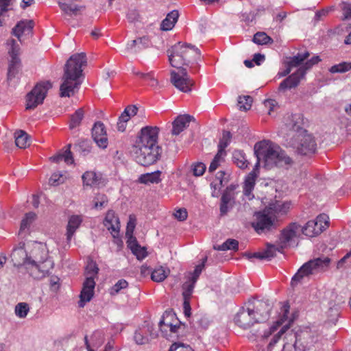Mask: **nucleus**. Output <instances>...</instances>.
<instances>
[{"mask_svg":"<svg viewBox=\"0 0 351 351\" xmlns=\"http://www.w3.org/2000/svg\"><path fill=\"white\" fill-rule=\"evenodd\" d=\"M272 308V305L267 301H258L254 309L256 322H263L267 320L269 317V313Z\"/></svg>","mask_w":351,"mask_h":351,"instance_id":"nucleus-17","label":"nucleus"},{"mask_svg":"<svg viewBox=\"0 0 351 351\" xmlns=\"http://www.w3.org/2000/svg\"><path fill=\"white\" fill-rule=\"evenodd\" d=\"M70 147L71 145H69L67 149L65 150L64 153L53 156L50 158V160L54 162H59L64 160L67 164H72L73 162V159L71 152L70 151Z\"/></svg>","mask_w":351,"mask_h":351,"instance_id":"nucleus-36","label":"nucleus"},{"mask_svg":"<svg viewBox=\"0 0 351 351\" xmlns=\"http://www.w3.org/2000/svg\"><path fill=\"white\" fill-rule=\"evenodd\" d=\"M330 305L328 316L330 317L331 322H335L339 316V308L336 304H330Z\"/></svg>","mask_w":351,"mask_h":351,"instance_id":"nucleus-64","label":"nucleus"},{"mask_svg":"<svg viewBox=\"0 0 351 351\" xmlns=\"http://www.w3.org/2000/svg\"><path fill=\"white\" fill-rule=\"evenodd\" d=\"M11 258L15 267L24 265L26 269H29L28 254L24 249V244L13 250Z\"/></svg>","mask_w":351,"mask_h":351,"instance_id":"nucleus-18","label":"nucleus"},{"mask_svg":"<svg viewBox=\"0 0 351 351\" xmlns=\"http://www.w3.org/2000/svg\"><path fill=\"white\" fill-rule=\"evenodd\" d=\"M84 117V110L82 108H78L73 114L71 115L69 128L73 130L81 124Z\"/></svg>","mask_w":351,"mask_h":351,"instance_id":"nucleus-35","label":"nucleus"},{"mask_svg":"<svg viewBox=\"0 0 351 351\" xmlns=\"http://www.w3.org/2000/svg\"><path fill=\"white\" fill-rule=\"evenodd\" d=\"M283 245L280 247H276L275 245L268 244L267 249L263 252H258L255 253L245 254V256L248 259L256 258L260 260H271L276 254V252H282Z\"/></svg>","mask_w":351,"mask_h":351,"instance_id":"nucleus-21","label":"nucleus"},{"mask_svg":"<svg viewBox=\"0 0 351 351\" xmlns=\"http://www.w3.org/2000/svg\"><path fill=\"white\" fill-rule=\"evenodd\" d=\"M29 269H34L30 275L34 278L45 276L49 271L53 267V262L48 257L46 246L35 243L28 254Z\"/></svg>","mask_w":351,"mask_h":351,"instance_id":"nucleus-6","label":"nucleus"},{"mask_svg":"<svg viewBox=\"0 0 351 351\" xmlns=\"http://www.w3.org/2000/svg\"><path fill=\"white\" fill-rule=\"evenodd\" d=\"M152 45L148 36H143L128 42L125 48V52L136 53L149 47Z\"/></svg>","mask_w":351,"mask_h":351,"instance_id":"nucleus-16","label":"nucleus"},{"mask_svg":"<svg viewBox=\"0 0 351 351\" xmlns=\"http://www.w3.org/2000/svg\"><path fill=\"white\" fill-rule=\"evenodd\" d=\"M134 339L137 344L143 345L149 341V338L146 333L144 326L139 330H136Z\"/></svg>","mask_w":351,"mask_h":351,"instance_id":"nucleus-41","label":"nucleus"},{"mask_svg":"<svg viewBox=\"0 0 351 351\" xmlns=\"http://www.w3.org/2000/svg\"><path fill=\"white\" fill-rule=\"evenodd\" d=\"M29 311V305L25 302H20L15 306V314L19 318H25Z\"/></svg>","mask_w":351,"mask_h":351,"instance_id":"nucleus-48","label":"nucleus"},{"mask_svg":"<svg viewBox=\"0 0 351 351\" xmlns=\"http://www.w3.org/2000/svg\"><path fill=\"white\" fill-rule=\"evenodd\" d=\"M302 233L306 236L313 237L322 232V228H319L317 223L314 220L308 221L302 229Z\"/></svg>","mask_w":351,"mask_h":351,"instance_id":"nucleus-33","label":"nucleus"},{"mask_svg":"<svg viewBox=\"0 0 351 351\" xmlns=\"http://www.w3.org/2000/svg\"><path fill=\"white\" fill-rule=\"evenodd\" d=\"M9 45H11V49L8 51L10 60L8 69L7 80L8 81H11L19 73L21 67V60L19 57L20 47L14 39L10 40Z\"/></svg>","mask_w":351,"mask_h":351,"instance_id":"nucleus-11","label":"nucleus"},{"mask_svg":"<svg viewBox=\"0 0 351 351\" xmlns=\"http://www.w3.org/2000/svg\"><path fill=\"white\" fill-rule=\"evenodd\" d=\"M138 108L136 106H128L119 117L117 122V130L120 132H124L126 128V123L131 117L136 114Z\"/></svg>","mask_w":351,"mask_h":351,"instance_id":"nucleus-24","label":"nucleus"},{"mask_svg":"<svg viewBox=\"0 0 351 351\" xmlns=\"http://www.w3.org/2000/svg\"><path fill=\"white\" fill-rule=\"evenodd\" d=\"M131 251H132V254L139 261L144 259L148 255L146 248L144 247H141L140 245H138L137 247L132 249V250H131Z\"/></svg>","mask_w":351,"mask_h":351,"instance_id":"nucleus-57","label":"nucleus"},{"mask_svg":"<svg viewBox=\"0 0 351 351\" xmlns=\"http://www.w3.org/2000/svg\"><path fill=\"white\" fill-rule=\"evenodd\" d=\"M235 189V185L231 184L228 186L221 195V202L231 204V202L234 199V191Z\"/></svg>","mask_w":351,"mask_h":351,"instance_id":"nucleus-43","label":"nucleus"},{"mask_svg":"<svg viewBox=\"0 0 351 351\" xmlns=\"http://www.w3.org/2000/svg\"><path fill=\"white\" fill-rule=\"evenodd\" d=\"M128 285L126 280L121 279L119 280L112 288L110 293L114 295L118 293L121 289H125Z\"/></svg>","mask_w":351,"mask_h":351,"instance_id":"nucleus-61","label":"nucleus"},{"mask_svg":"<svg viewBox=\"0 0 351 351\" xmlns=\"http://www.w3.org/2000/svg\"><path fill=\"white\" fill-rule=\"evenodd\" d=\"M14 138L16 145L21 149H25L30 145V136L23 130L16 131Z\"/></svg>","mask_w":351,"mask_h":351,"instance_id":"nucleus-32","label":"nucleus"},{"mask_svg":"<svg viewBox=\"0 0 351 351\" xmlns=\"http://www.w3.org/2000/svg\"><path fill=\"white\" fill-rule=\"evenodd\" d=\"M310 53L308 51H306L304 53H298L296 56H293L291 60L289 62V66L295 67L300 65L304 60L307 59Z\"/></svg>","mask_w":351,"mask_h":351,"instance_id":"nucleus-47","label":"nucleus"},{"mask_svg":"<svg viewBox=\"0 0 351 351\" xmlns=\"http://www.w3.org/2000/svg\"><path fill=\"white\" fill-rule=\"evenodd\" d=\"M300 229V226L297 223H290L286 228H285L281 233L280 238V242L276 247H280L283 245V249L287 246V243L291 241L294 237H297V234Z\"/></svg>","mask_w":351,"mask_h":351,"instance_id":"nucleus-19","label":"nucleus"},{"mask_svg":"<svg viewBox=\"0 0 351 351\" xmlns=\"http://www.w3.org/2000/svg\"><path fill=\"white\" fill-rule=\"evenodd\" d=\"M159 130L156 126H145L137 136L131 153L142 166H149L160 158L162 148L158 145Z\"/></svg>","mask_w":351,"mask_h":351,"instance_id":"nucleus-3","label":"nucleus"},{"mask_svg":"<svg viewBox=\"0 0 351 351\" xmlns=\"http://www.w3.org/2000/svg\"><path fill=\"white\" fill-rule=\"evenodd\" d=\"M98 271L99 268L96 263L93 261L88 262L85 269L86 278H90L91 280H94V278L97 276Z\"/></svg>","mask_w":351,"mask_h":351,"instance_id":"nucleus-44","label":"nucleus"},{"mask_svg":"<svg viewBox=\"0 0 351 351\" xmlns=\"http://www.w3.org/2000/svg\"><path fill=\"white\" fill-rule=\"evenodd\" d=\"M304 77V71L302 69H298L295 73L285 79L279 85V91H285L298 86L302 79Z\"/></svg>","mask_w":351,"mask_h":351,"instance_id":"nucleus-15","label":"nucleus"},{"mask_svg":"<svg viewBox=\"0 0 351 351\" xmlns=\"http://www.w3.org/2000/svg\"><path fill=\"white\" fill-rule=\"evenodd\" d=\"M234 323L243 329L250 328L254 324L258 323L255 318L254 309L241 308L234 319Z\"/></svg>","mask_w":351,"mask_h":351,"instance_id":"nucleus-13","label":"nucleus"},{"mask_svg":"<svg viewBox=\"0 0 351 351\" xmlns=\"http://www.w3.org/2000/svg\"><path fill=\"white\" fill-rule=\"evenodd\" d=\"M252 98L250 96H240L238 100V106L240 110L246 111L250 109Z\"/></svg>","mask_w":351,"mask_h":351,"instance_id":"nucleus-49","label":"nucleus"},{"mask_svg":"<svg viewBox=\"0 0 351 351\" xmlns=\"http://www.w3.org/2000/svg\"><path fill=\"white\" fill-rule=\"evenodd\" d=\"M206 167L205 164L201 162H195L191 165V170L193 173V175L195 177H199L202 176L205 171Z\"/></svg>","mask_w":351,"mask_h":351,"instance_id":"nucleus-51","label":"nucleus"},{"mask_svg":"<svg viewBox=\"0 0 351 351\" xmlns=\"http://www.w3.org/2000/svg\"><path fill=\"white\" fill-rule=\"evenodd\" d=\"M82 219L79 215H73L69 218L66 228V239L70 241L76 230L79 228Z\"/></svg>","mask_w":351,"mask_h":351,"instance_id":"nucleus-29","label":"nucleus"},{"mask_svg":"<svg viewBox=\"0 0 351 351\" xmlns=\"http://www.w3.org/2000/svg\"><path fill=\"white\" fill-rule=\"evenodd\" d=\"M95 286V282L94 280H91L90 278H86L80 295V300L78 303L80 307H84L85 303L89 302L92 299L94 293Z\"/></svg>","mask_w":351,"mask_h":351,"instance_id":"nucleus-20","label":"nucleus"},{"mask_svg":"<svg viewBox=\"0 0 351 351\" xmlns=\"http://www.w3.org/2000/svg\"><path fill=\"white\" fill-rule=\"evenodd\" d=\"M314 221L317 223L319 228H322V232L328 226V217L326 214L319 215Z\"/></svg>","mask_w":351,"mask_h":351,"instance_id":"nucleus-59","label":"nucleus"},{"mask_svg":"<svg viewBox=\"0 0 351 351\" xmlns=\"http://www.w3.org/2000/svg\"><path fill=\"white\" fill-rule=\"evenodd\" d=\"M330 258L328 257H319L311 259L305 263L293 276L291 285L295 286L303 278L312 275H317L326 271L330 265Z\"/></svg>","mask_w":351,"mask_h":351,"instance_id":"nucleus-8","label":"nucleus"},{"mask_svg":"<svg viewBox=\"0 0 351 351\" xmlns=\"http://www.w3.org/2000/svg\"><path fill=\"white\" fill-rule=\"evenodd\" d=\"M83 183L84 185L90 186H99L100 184V178L93 171H86L82 175Z\"/></svg>","mask_w":351,"mask_h":351,"instance_id":"nucleus-34","label":"nucleus"},{"mask_svg":"<svg viewBox=\"0 0 351 351\" xmlns=\"http://www.w3.org/2000/svg\"><path fill=\"white\" fill-rule=\"evenodd\" d=\"M167 53L170 64L175 68L189 65L200 56L199 50L195 46L181 42L174 45Z\"/></svg>","mask_w":351,"mask_h":351,"instance_id":"nucleus-7","label":"nucleus"},{"mask_svg":"<svg viewBox=\"0 0 351 351\" xmlns=\"http://www.w3.org/2000/svg\"><path fill=\"white\" fill-rule=\"evenodd\" d=\"M136 216L134 215H130L129 216V221L127 224L125 235H130L133 234L135 226H136Z\"/></svg>","mask_w":351,"mask_h":351,"instance_id":"nucleus-62","label":"nucleus"},{"mask_svg":"<svg viewBox=\"0 0 351 351\" xmlns=\"http://www.w3.org/2000/svg\"><path fill=\"white\" fill-rule=\"evenodd\" d=\"M63 182V175L60 172L53 173L49 180V184L52 186H57Z\"/></svg>","mask_w":351,"mask_h":351,"instance_id":"nucleus-58","label":"nucleus"},{"mask_svg":"<svg viewBox=\"0 0 351 351\" xmlns=\"http://www.w3.org/2000/svg\"><path fill=\"white\" fill-rule=\"evenodd\" d=\"M36 215L33 212H29L25 215V218L22 220L21 223L20 230L23 231L28 228L32 223L35 220Z\"/></svg>","mask_w":351,"mask_h":351,"instance_id":"nucleus-52","label":"nucleus"},{"mask_svg":"<svg viewBox=\"0 0 351 351\" xmlns=\"http://www.w3.org/2000/svg\"><path fill=\"white\" fill-rule=\"evenodd\" d=\"M289 208V202H280L276 201V202L269 204L268 207L265 208V211L272 217H276V215H283L287 213Z\"/></svg>","mask_w":351,"mask_h":351,"instance_id":"nucleus-25","label":"nucleus"},{"mask_svg":"<svg viewBox=\"0 0 351 351\" xmlns=\"http://www.w3.org/2000/svg\"><path fill=\"white\" fill-rule=\"evenodd\" d=\"M93 202L94 208H102L108 202V198L106 195L99 193L95 197Z\"/></svg>","mask_w":351,"mask_h":351,"instance_id":"nucleus-56","label":"nucleus"},{"mask_svg":"<svg viewBox=\"0 0 351 351\" xmlns=\"http://www.w3.org/2000/svg\"><path fill=\"white\" fill-rule=\"evenodd\" d=\"M160 171L142 174L138 178V182L142 184H158L161 181Z\"/></svg>","mask_w":351,"mask_h":351,"instance_id":"nucleus-31","label":"nucleus"},{"mask_svg":"<svg viewBox=\"0 0 351 351\" xmlns=\"http://www.w3.org/2000/svg\"><path fill=\"white\" fill-rule=\"evenodd\" d=\"M206 260H207V258L205 257L202 260V263L195 267L193 272L189 274H190L189 279L191 281H193V282H197L199 275L201 274V273L204 267L205 263H206Z\"/></svg>","mask_w":351,"mask_h":351,"instance_id":"nucleus-54","label":"nucleus"},{"mask_svg":"<svg viewBox=\"0 0 351 351\" xmlns=\"http://www.w3.org/2000/svg\"><path fill=\"white\" fill-rule=\"evenodd\" d=\"M253 42L258 45H266L269 43H273V40L265 32H259L254 34Z\"/></svg>","mask_w":351,"mask_h":351,"instance_id":"nucleus-45","label":"nucleus"},{"mask_svg":"<svg viewBox=\"0 0 351 351\" xmlns=\"http://www.w3.org/2000/svg\"><path fill=\"white\" fill-rule=\"evenodd\" d=\"M169 274V269L165 268L162 266L156 268L151 274L152 280L155 282L163 281Z\"/></svg>","mask_w":351,"mask_h":351,"instance_id":"nucleus-38","label":"nucleus"},{"mask_svg":"<svg viewBox=\"0 0 351 351\" xmlns=\"http://www.w3.org/2000/svg\"><path fill=\"white\" fill-rule=\"evenodd\" d=\"M282 311V317L280 318V319H278L276 322L275 325L270 327V328L269 329L268 331H265L263 335H261V334L259 335V334H257L259 332V329L255 330L254 333L252 334V335L254 336L255 339L256 337H261L263 339H267L273 332H274L277 330V328L279 326L282 325L283 323L285 322V321L287 320V318H288L287 314L289 313V306L288 304L283 305Z\"/></svg>","mask_w":351,"mask_h":351,"instance_id":"nucleus-23","label":"nucleus"},{"mask_svg":"<svg viewBox=\"0 0 351 351\" xmlns=\"http://www.w3.org/2000/svg\"><path fill=\"white\" fill-rule=\"evenodd\" d=\"M178 71H170V81L172 84L180 91L188 93L191 91L194 82L188 75L187 71L183 67L177 68Z\"/></svg>","mask_w":351,"mask_h":351,"instance_id":"nucleus-10","label":"nucleus"},{"mask_svg":"<svg viewBox=\"0 0 351 351\" xmlns=\"http://www.w3.org/2000/svg\"><path fill=\"white\" fill-rule=\"evenodd\" d=\"M225 155L226 152H222L221 150H218L217 154L214 157L208 167V171L210 173L215 171L217 169L221 162L223 160V158Z\"/></svg>","mask_w":351,"mask_h":351,"instance_id":"nucleus-46","label":"nucleus"},{"mask_svg":"<svg viewBox=\"0 0 351 351\" xmlns=\"http://www.w3.org/2000/svg\"><path fill=\"white\" fill-rule=\"evenodd\" d=\"M173 317V315H171L170 313H168L167 312H165L160 321L159 322V327L160 328V330L162 332H163V327L167 326L169 328V330L171 332L175 333L177 332L178 329L180 328V325L178 324H173L170 322H166L165 319L168 318V317Z\"/></svg>","mask_w":351,"mask_h":351,"instance_id":"nucleus-40","label":"nucleus"},{"mask_svg":"<svg viewBox=\"0 0 351 351\" xmlns=\"http://www.w3.org/2000/svg\"><path fill=\"white\" fill-rule=\"evenodd\" d=\"M92 137L96 144L101 148L108 146V138L104 124L101 121L95 123L92 128Z\"/></svg>","mask_w":351,"mask_h":351,"instance_id":"nucleus-14","label":"nucleus"},{"mask_svg":"<svg viewBox=\"0 0 351 351\" xmlns=\"http://www.w3.org/2000/svg\"><path fill=\"white\" fill-rule=\"evenodd\" d=\"M288 321L280 330L275 335L267 346L269 350L278 341L282 335H284L285 343L282 351H305L309 349L317 340L309 331L304 330L300 332H295L289 330Z\"/></svg>","mask_w":351,"mask_h":351,"instance_id":"nucleus-5","label":"nucleus"},{"mask_svg":"<svg viewBox=\"0 0 351 351\" xmlns=\"http://www.w3.org/2000/svg\"><path fill=\"white\" fill-rule=\"evenodd\" d=\"M196 282H193L189 279V282H185L183 286L182 296L184 300H190L193 292V289Z\"/></svg>","mask_w":351,"mask_h":351,"instance_id":"nucleus-50","label":"nucleus"},{"mask_svg":"<svg viewBox=\"0 0 351 351\" xmlns=\"http://www.w3.org/2000/svg\"><path fill=\"white\" fill-rule=\"evenodd\" d=\"M231 137L232 135L229 131H223V136L219 143V150H221L222 152H226L224 149L229 145Z\"/></svg>","mask_w":351,"mask_h":351,"instance_id":"nucleus-55","label":"nucleus"},{"mask_svg":"<svg viewBox=\"0 0 351 351\" xmlns=\"http://www.w3.org/2000/svg\"><path fill=\"white\" fill-rule=\"evenodd\" d=\"M254 154L256 163L253 170L245 178L243 186V195L251 200L254 198L252 191L255 186L256 180L259 173L260 162L267 169L274 167L289 168L293 165V160L278 145L270 141H262L254 145Z\"/></svg>","mask_w":351,"mask_h":351,"instance_id":"nucleus-1","label":"nucleus"},{"mask_svg":"<svg viewBox=\"0 0 351 351\" xmlns=\"http://www.w3.org/2000/svg\"><path fill=\"white\" fill-rule=\"evenodd\" d=\"M141 78L149 82V86L156 88L158 86V81L155 77L153 72H148L145 74H141Z\"/></svg>","mask_w":351,"mask_h":351,"instance_id":"nucleus-60","label":"nucleus"},{"mask_svg":"<svg viewBox=\"0 0 351 351\" xmlns=\"http://www.w3.org/2000/svg\"><path fill=\"white\" fill-rule=\"evenodd\" d=\"M75 148L80 154L86 156L90 152V142L86 140H82L75 145Z\"/></svg>","mask_w":351,"mask_h":351,"instance_id":"nucleus-53","label":"nucleus"},{"mask_svg":"<svg viewBox=\"0 0 351 351\" xmlns=\"http://www.w3.org/2000/svg\"><path fill=\"white\" fill-rule=\"evenodd\" d=\"M85 53L72 55L66 61L64 67L62 83L60 87V96L62 97L73 96L78 90L82 83V66L86 65Z\"/></svg>","mask_w":351,"mask_h":351,"instance_id":"nucleus-4","label":"nucleus"},{"mask_svg":"<svg viewBox=\"0 0 351 351\" xmlns=\"http://www.w3.org/2000/svg\"><path fill=\"white\" fill-rule=\"evenodd\" d=\"M351 70V62H342L338 64H335L332 66L329 69V71L331 73H346L348 71Z\"/></svg>","mask_w":351,"mask_h":351,"instance_id":"nucleus-42","label":"nucleus"},{"mask_svg":"<svg viewBox=\"0 0 351 351\" xmlns=\"http://www.w3.org/2000/svg\"><path fill=\"white\" fill-rule=\"evenodd\" d=\"M169 351H193V350L189 346H185L180 343H174L171 346Z\"/></svg>","mask_w":351,"mask_h":351,"instance_id":"nucleus-63","label":"nucleus"},{"mask_svg":"<svg viewBox=\"0 0 351 351\" xmlns=\"http://www.w3.org/2000/svg\"><path fill=\"white\" fill-rule=\"evenodd\" d=\"M178 17V10H175L169 12L161 23V29L164 31L171 30L174 27Z\"/></svg>","mask_w":351,"mask_h":351,"instance_id":"nucleus-30","label":"nucleus"},{"mask_svg":"<svg viewBox=\"0 0 351 351\" xmlns=\"http://www.w3.org/2000/svg\"><path fill=\"white\" fill-rule=\"evenodd\" d=\"M194 120V117L189 114H180L178 116L172 123L171 134L173 135L180 134L189 126V123Z\"/></svg>","mask_w":351,"mask_h":351,"instance_id":"nucleus-22","label":"nucleus"},{"mask_svg":"<svg viewBox=\"0 0 351 351\" xmlns=\"http://www.w3.org/2000/svg\"><path fill=\"white\" fill-rule=\"evenodd\" d=\"M58 5L61 10L68 15H77L82 10L84 9L82 5L75 4L72 2L66 1V0H60Z\"/></svg>","mask_w":351,"mask_h":351,"instance_id":"nucleus-27","label":"nucleus"},{"mask_svg":"<svg viewBox=\"0 0 351 351\" xmlns=\"http://www.w3.org/2000/svg\"><path fill=\"white\" fill-rule=\"evenodd\" d=\"M50 88H51V84L49 82L36 84L26 96V109H34L43 104Z\"/></svg>","mask_w":351,"mask_h":351,"instance_id":"nucleus-9","label":"nucleus"},{"mask_svg":"<svg viewBox=\"0 0 351 351\" xmlns=\"http://www.w3.org/2000/svg\"><path fill=\"white\" fill-rule=\"evenodd\" d=\"M233 160L234 162L241 169L247 168L249 165V162L246 159L245 154L241 150H235L233 152Z\"/></svg>","mask_w":351,"mask_h":351,"instance_id":"nucleus-37","label":"nucleus"},{"mask_svg":"<svg viewBox=\"0 0 351 351\" xmlns=\"http://www.w3.org/2000/svg\"><path fill=\"white\" fill-rule=\"evenodd\" d=\"M239 242L233 239H227L223 244L217 246H214V249L219 251H226L232 250L234 251L238 250Z\"/></svg>","mask_w":351,"mask_h":351,"instance_id":"nucleus-39","label":"nucleus"},{"mask_svg":"<svg viewBox=\"0 0 351 351\" xmlns=\"http://www.w3.org/2000/svg\"><path fill=\"white\" fill-rule=\"evenodd\" d=\"M119 219L115 215V213L112 210H109L106 215L104 221V225L107 228L108 230H110L112 234L114 232L116 234H119L120 225Z\"/></svg>","mask_w":351,"mask_h":351,"instance_id":"nucleus-26","label":"nucleus"},{"mask_svg":"<svg viewBox=\"0 0 351 351\" xmlns=\"http://www.w3.org/2000/svg\"><path fill=\"white\" fill-rule=\"evenodd\" d=\"M287 147L296 149L298 154L311 156L317 151L315 138L303 128V117L294 114L288 117L282 131Z\"/></svg>","mask_w":351,"mask_h":351,"instance_id":"nucleus-2","label":"nucleus"},{"mask_svg":"<svg viewBox=\"0 0 351 351\" xmlns=\"http://www.w3.org/2000/svg\"><path fill=\"white\" fill-rule=\"evenodd\" d=\"M252 226L255 231L258 233H264L275 228L274 220L273 217L265 211L258 212L255 214V219L252 223Z\"/></svg>","mask_w":351,"mask_h":351,"instance_id":"nucleus-12","label":"nucleus"},{"mask_svg":"<svg viewBox=\"0 0 351 351\" xmlns=\"http://www.w3.org/2000/svg\"><path fill=\"white\" fill-rule=\"evenodd\" d=\"M33 27V21H21L12 29V34L20 40L21 36L25 32H30Z\"/></svg>","mask_w":351,"mask_h":351,"instance_id":"nucleus-28","label":"nucleus"}]
</instances>
